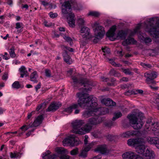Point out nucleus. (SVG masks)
<instances>
[{"mask_svg":"<svg viewBox=\"0 0 159 159\" xmlns=\"http://www.w3.org/2000/svg\"><path fill=\"white\" fill-rule=\"evenodd\" d=\"M143 142L138 144L135 148L136 151L138 153L144 157V159H154L155 155L153 152L146 149L144 145L145 141L143 139Z\"/></svg>","mask_w":159,"mask_h":159,"instance_id":"nucleus-4","label":"nucleus"},{"mask_svg":"<svg viewBox=\"0 0 159 159\" xmlns=\"http://www.w3.org/2000/svg\"><path fill=\"white\" fill-rule=\"evenodd\" d=\"M63 38L67 42H69L70 45L72 44V39L70 37L67 36H63Z\"/></svg>","mask_w":159,"mask_h":159,"instance_id":"nucleus-44","label":"nucleus"},{"mask_svg":"<svg viewBox=\"0 0 159 159\" xmlns=\"http://www.w3.org/2000/svg\"><path fill=\"white\" fill-rule=\"evenodd\" d=\"M140 64L143 67L146 69L150 68L152 67L151 65L149 64H146L144 63L141 62Z\"/></svg>","mask_w":159,"mask_h":159,"instance_id":"nucleus-43","label":"nucleus"},{"mask_svg":"<svg viewBox=\"0 0 159 159\" xmlns=\"http://www.w3.org/2000/svg\"><path fill=\"white\" fill-rule=\"evenodd\" d=\"M122 116L121 113L120 112H117L114 113V116L112 118V120H115L121 117Z\"/></svg>","mask_w":159,"mask_h":159,"instance_id":"nucleus-34","label":"nucleus"},{"mask_svg":"<svg viewBox=\"0 0 159 159\" xmlns=\"http://www.w3.org/2000/svg\"><path fill=\"white\" fill-rule=\"evenodd\" d=\"M152 122L151 119L148 120L145 125V128L147 131H151L152 130Z\"/></svg>","mask_w":159,"mask_h":159,"instance_id":"nucleus-30","label":"nucleus"},{"mask_svg":"<svg viewBox=\"0 0 159 159\" xmlns=\"http://www.w3.org/2000/svg\"><path fill=\"white\" fill-rule=\"evenodd\" d=\"M88 16H91L95 17H97L100 15L99 12L96 11H90L88 14Z\"/></svg>","mask_w":159,"mask_h":159,"instance_id":"nucleus-35","label":"nucleus"},{"mask_svg":"<svg viewBox=\"0 0 159 159\" xmlns=\"http://www.w3.org/2000/svg\"><path fill=\"white\" fill-rule=\"evenodd\" d=\"M61 48L66 53L63 54L64 61L67 63L70 64L72 62L71 59L69 56L68 55L67 52L68 51L73 52V49L71 48L64 45L61 46Z\"/></svg>","mask_w":159,"mask_h":159,"instance_id":"nucleus-9","label":"nucleus"},{"mask_svg":"<svg viewBox=\"0 0 159 159\" xmlns=\"http://www.w3.org/2000/svg\"><path fill=\"white\" fill-rule=\"evenodd\" d=\"M12 87L14 89H18L20 88V85L18 81H16L12 84Z\"/></svg>","mask_w":159,"mask_h":159,"instance_id":"nucleus-37","label":"nucleus"},{"mask_svg":"<svg viewBox=\"0 0 159 159\" xmlns=\"http://www.w3.org/2000/svg\"><path fill=\"white\" fill-rule=\"evenodd\" d=\"M72 79L73 80V84L72 85L75 86V84H85V81L84 79H81L80 80H78L76 77L75 76L72 77Z\"/></svg>","mask_w":159,"mask_h":159,"instance_id":"nucleus-28","label":"nucleus"},{"mask_svg":"<svg viewBox=\"0 0 159 159\" xmlns=\"http://www.w3.org/2000/svg\"><path fill=\"white\" fill-rule=\"evenodd\" d=\"M80 32V35L83 38L89 39L93 37L92 35L90 34V29L86 26L81 27Z\"/></svg>","mask_w":159,"mask_h":159,"instance_id":"nucleus-10","label":"nucleus"},{"mask_svg":"<svg viewBox=\"0 0 159 159\" xmlns=\"http://www.w3.org/2000/svg\"><path fill=\"white\" fill-rule=\"evenodd\" d=\"M43 24L45 26L48 27H50L52 25V23H48L47 21H44Z\"/></svg>","mask_w":159,"mask_h":159,"instance_id":"nucleus-55","label":"nucleus"},{"mask_svg":"<svg viewBox=\"0 0 159 159\" xmlns=\"http://www.w3.org/2000/svg\"><path fill=\"white\" fill-rule=\"evenodd\" d=\"M50 152L48 150L42 154L43 159H55L57 157V156L55 154L50 155Z\"/></svg>","mask_w":159,"mask_h":159,"instance_id":"nucleus-21","label":"nucleus"},{"mask_svg":"<svg viewBox=\"0 0 159 159\" xmlns=\"http://www.w3.org/2000/svg\"><path fill=\"white\" fill-rule=\"evenodd\" d=\"M78 105L76 104H74L70 105L69 107L65 109L64 111L68 113H70L73 109L77 108Z\"/></svg>","mask_w":159,"mask_h":159,"instance_id":"nucleus-26","label":"nucleus"},{"mask_svg":"<svg viewBox=\"0 0 159 159\" xmlns=\"http://www.w3.org/2000/svg\"><path fill=\"white\" fill-rule=\"evenodd\" d=\"M96 116L95 118H92L89 119L88 123L92 126L93 125H96L102 122V119Z\"/></svg>","mask_w":159,"mask_h":159,"instance_id":"nucleus-15","label":"nucleus"},{"mask_svg":"<svg viewBox=\"0 0 159 159\" xmlns=\"http://www.w3.org/2000/svg\"><path fill=\"white\" fill-rule=\"evenodd\" d=\"M102 50L103 52L107 53H109L110 52V49L107 47L102 48Z\"/></svg>","mask_w":159,"mask_h":159,"instance_id":"nucleus-49","label":"nucleus"},{"mask_svg":"<svg viewBox=\"0 0 159 159\" xmlns=\"http://www.w3.org/2000/svg\"><path fill=\"white\" fill-rule=\"evenodd\" d=\"M20 73V77L23 78L24 76H27L29 74L26 68L24 66H22L19 69Z\"/></svg>","mask_w":159,"mask_h":159,"instance_id":"nucleus-24","label":"nucleus"},{"mask_svg":"<svg viewBox=\"0 0 159 159\" xmlns=\"http://www.w3.org/2000/svg\"><path fill=\"white\" fill-rule=\"evenodd\" d=\"M127 117L134 129H138L142 127L144 123L143 121V117L139 116V113L128 115Z\"/></svg>","mask_w":159,"mask_h":159,"instance_id":"nucleus-3","label":"nucleus"},{"mask_svg":"<svg viewBox=\"0 0 159 159\" xmlns=\"http://www.w3.org/2000/svg\"><path fill=\"white\" fill-rule=\"evenodd\" d=\"M43 119L42 115L38 116L35 118L33 123L30 124V127H33L38 126L41 124Z\"/></svg>","mask_w":159,"mask_h":159,"instance_id":"nucleus-14","label":"nucleus"},{"mask_svg":"<svg viewBox=\"0 0 159 159\" xmlns=\"http://www.w3.org/2000/svg\"><path fill=\"white\" fill-rule=\"evenodd\" d=\"M68 16L67 19L69 25L70 27H74L75 25V20L74 19L75 15L72 13H70L69 14Z\"/></svg>","mask_w":159,"mask_h":159,"instance_id":"nucleus-19","label":"nucleus"},{"mask_svg":"<svg viewBox=\"0 0 159 159\" xmlns=\"http://www.w3.org/2000/svg\"><path fill=\"white\" fill-rule=\"evenodd\" d=\"M116 29V26L115 25L112 26L109 30L107 33V37L109 38L111 41H114L116 39H125L127 35V32L124 30L119 31L116 36H115V32Z\"/></svg>","mask_w":159,"mask_h":159,"instance_id":"nucleus-5","label":"nucleus"},{"mask_svg":"<svg viewBox=\"0 0 159 159\" xmlns=\"http://www.w3.org/2000/svg\"><path fill=\"white\" fill-rule=\"evenodd\" d=\"M117 72L114 69H111L109 73L111 75L114 76Z\"/></svg>","mask_w":159,"mask_h":159,"instance_id":"nucleus-56","label":"nucleus"},{"mask_svg":"<svg viewBox=\"0 0 159 159\" xmlns=\"http://www.w3.org/2000/svg\"><path fill=\"white\" fill-rule=\"evenodd\" d=\"M4 55H2V56L3 58L5 60H7L9 59V56H7V55H8L7 53V52H5L4 53Z\"/></svg>","mask_w":159,"mask_h":159,"instance_id":"nucleus-53","label":"nucleus"},{"mask_svg":"<svg viewBox=\"0 0 159 159\" xmlns=\"http://www.w3.org/2000/svg\"><path fill=\"white\" fill-rule=\"evenodd\" d=\"M85 151H84V149H83L80 154V156L81 157H85L87 156V152Z\"/></svg>","mask_w":159,"mask_h":159,"instance_id":"nucleus-45","label":"nucleus"},{"mask_svg":"<svg viewBox=\"0 0 159 159\" xmlns=\"http://www.w3.org/2000/svg\"><path fill=\"white\" fill-rule=\"evenodd\" d=\"M141 39L143 40L145 43L147 44H148L152 41V39L151 38L149 37L144 38V37L143 36V38H141Z\"/></svg>","mask_w":159,"mask_h":159,"instance_id":"nucleus-38","label":"nucleus"},{"mask_svg":"<svg viewBox=\"0 0 159 159\" xmlns=\"http://www.w3.org/2000/svg\"><path fill=\"white\" fill-rule=\"evenodd\" d=\"M78 149L76 148L74 149L70 152V154L72 155H75L78 153Z\"/></svg>","mask_w":159,"mask_h":159,"instance_id":"nucleus-46","label":"nucleus"},{"mask_svg":"<svg viewBox=\"0 0 159 159\" xmlns=\"http://www.w3.org/2000/svg\"><path fill=\"white\" fill-rule=\"evenodd\" d=\"M37 77L38 75L37 74V72L36 71H34L30 75V80L33 82L34 83H37L38 82V81L37 80Z\"/></svg>","mask_w":159,"mask_h":159,"instance_id":"nucleus-29","label":"nucleus"},{"mask_svg":"<svg viewBox=\"0 0 159 159\" xmlns=\"http://www.w3.org/2000/svg\"><path fill=\"white\" fill-rule=\"evenodd\" d=\"M101 155H99L96 157H94L93 159H101Z\"/></svg>","mask_w":159,"mask_h":159,"instance_id":"nucleus-64","label":"nucleus"},{"mask_svg":"<svg viewBox=\"0 0 159 159\" xmlns=\"http://www.w3.org/2000/svg\"><path fill=\"white\" fill-rule=\"evenodd\" d=\"M141 26V25L139 24L135 28L134 30V31L131 34V35H133L134 34L137 33L139 30L140 29Z\"/></svg>","mask_w":159,"mask_h":159,"instance_id":"nucleus-40","label":"nucleus"},{"mask_svg":"<svg viewBox=\"0 0 159 159\" xmlns=\"http://www.w3.org/2000/svg\"><path fill=\"white\" fill-rule=\"evenodd\" d=\"M60 159H70V157L68 156L63 155H61L60 157Z\"/></svg>","mask_w":159,"mask_h":159,"instance_id":"nucleus-54","label":"nucleus"},{"mask_svg":"<svg viewBox=\"0 0 159 159\" xmlns=\"http://www.w3.org/2000/svg\"><path fill=\"white\" fill-rule=\"evenodd\" d=\"M66 150L62 148H58L56 149V152L59 154H62L66 153Z\"/></svg>","mask_w":159,"mask_h":159,"instance_id":"nucleus-39","label":"nucleus"},{"mask_svg":"<svg viewBox=\"0 0 159 159\" xmlns=\"http://www.w3.org/2000/svg\"><path fill=\"white\" fill-rule=\"evenodd\" d=\"M23 25V24L21 23L17 22L16 24V28L19 29L21 28Z\"/></svg>","mask_w":159,"mask_h":159,"instance_id":"nucleus-51","label":"nucleus"},{"mask_svg":"<svg viewBox=\"0 0 159 159\" xmlns=\"http://www.w3.org/2000/svg\"><path fill=\"white\" fill-rule=\"evenodd\" d=\"M14 50L15 47L13 46H12L10 49L9 54L11 57L12 58L15 57L16 56Z\"/></svg>","mask_w":159,"mask_h":159,"instance_id":"nucleus-36","label":"nucleus"},{"mask_svg":"<svg viewBox=\"0 0 159 159\" xmlns=\"http://www.w3.org/2000/svg\"><path fill=\"white\" fill-rule=\"evenodd\" d=\"M10 156L11 158H20L21 156V154L17 152H10Z\"/></svg>","mask_w":159,"mask_h":159,"instance_id":"nucleus-31","label":"nucleus"},{"mask_svg":"<svg viewBox=\"0 0 159 159\" xmlns=\"http://www.w3.org/2000/svg\"><path fill=\"white\" fill-rule=\"evenodd\" d=\"M109 62L110 63H111L112 65L114 66L119 67H120L121 66V65L120 64H116L115 62L113 60H109Z\"/></svg>","mask_w":159,"mask_h":159,"instance_id":"nucleus-42","label":"nucleus"},{"mask_svg":"<svg viewBox=\"0 0 159 159\" xmlns=\"http://www.w3.org/2000/svg\"><path fill=\"white\" fill-rule=\"evenodd\" d=\"M84 123V121L81 120H76L73 122L72 123L73 128L72 132L80 134H84L89 132L91 129L92 126L88 123L84 127L80 128Z\"/></svg>","mask_w":159,"mask_h":159,"instance_id":"nucleus-2","label":"nucleus"},{"mask_svg":"<svg viewBox=\"0 0 159 159\" xmlns=\"http://www.w3.org/2000/svg\"><path fill=\"white\" fill-rule=\"evenodd\" d=\"M136 134V131H129L123 133L121 136L123 138H128L131 136L135 135Z\"/></svg>","mask_w":159,"mask_h":159,"instance_id":"nucleus-25","label":"nucleus"},{"mask_svg":"<svg viewBox=\"0 0 159 159\" xmlns=\"http://www.w3.org/2000/svg\"><path fill=\"white\" fill-rule=\"evenodd\" d=\"M95 37L97 39H99L102 38L105 34L104 28L100 25L96 27L94 30Z\"/></svg>","mask_w":159,"mask_h":159,"instance_id":"nucleus-12","label":"nucleus"},{"mask_svg":"<svg viewBox=\"0 0 159 159\" xmlns=\"http://www.w3.org/2000/svg\"><path fill=\"white\" fill-rule=\"evenodd\" d=\"M134 91L133 92H130L129 91H128L125 93V94L127 96H129L131 95L132 93H134Z\"/></svg>","mask_w":159,"mask_h":159,"instance_id":"nucleus-60","label":"nucleus"},{"mask_svg":"<svg viewBox=\"0 0 159 159\" xmlns=\"http://www.w3.org/2000/svg\"><path fill=\"white\" fill-rule=\"evenodd\" d=\"M123 159H143V158L139 155H137L135 153L131 152H126L122 155Z\"/></svg>","mask_w":159,"mask_h":159,"instance_id":"nucleus-11","label":"nucleus"},{"mask_svg":"<svg viewBox=\"0 0 159 159\" xmlns=\"http://www.w3.org/2000/svg\"><path fill=\"white\" fill-rule=\"evenodd\" d=\"M77 95L79 98L78 102L80 106L88 110L83 113L84 117L87 118L91 116L104 115L109 112V110L107 108L97 107V99L93 96L83 93H78Z\"/></svg>","mask_w":159,"mask_h":159,"instance_id":"nucleus-1","label":"nucleus"},{"mask_svg":"<svg viewBox=\"0 0 159 159\" xmlns=\"http://www.w3.org/2000/svg\"><path fill=\"white\" fill-rule=\"evenodd\" d=\"M94 151L100 152L102 154H105L107 152L106 146L105 145H99L95 149Z\"/></svg>","mask_w":159,"mask_h":159,"instance_id":"nucleus-22","label":"nucleus"},{"mask_svg":"<svg viewBox=\"0 0 159 159\" xmlns=\"http://www.w3.org/2000/svg\"><path fill=\"white\" fill-rule=\"evenodd\" d=\"M34 112L32 111L31 112L28 114V115L27 117V119H30L31 118V117L34 114Z\"/></svg>","mask_w":159,"mask_h":159,"instance_id":"nucleus-61","label":"nucleus"},{"mask_svg":"<svg viewBox=\"0 0 159 159\" xmlns=\"http://www.w3.org/2000/svg\"><path fill=\"white\" fill-rule=\"evenodd\" d=\"M121 70L126 75H132L133 74L132 72L129 69L122 68Z\"/></svg>","mask_w":159,"mask_h":159,"instance_id":"nucleus-41","label":"nucleus"},{"mask_svg":"<svg viewBox=\"0 0 159 159\" xmlns=\"http://www.w3.org/2000/svg\"><path fill=\"white\" fill-rule=\"evenodd\" d=\"M143 142V138H133L129 139L128 140L127 144L129 146L136 147L138 144Z\"/></svg>","mask_w":159,"mask_h":159,"instance_id":"nucleus-13","label":"nucleus"},{"mask_svg":"<svg viewBox=\"0 0 159 159\" xmlns=\"http://www.w3.org/2000/svg\"><path fill=\"white\" fill-rule=\"evenodd\" d=\"M49 14L51 18H55L57 16V14L56 13H53L52 12H50Z\"/></svg>","mask_w":159,"mask_h":159,"instance_id":"nucleus-52","label":"nucleus"},{"mask_svg":"<svg viewBox=\"0 0 159 159\" xmlns=\"http://www.w3.org/2000/svg\"><path fill=\"white\" fill-rule=\"evenodd\" d=\"M158 137V138L155 145L157 148L159 149V137Z\"/></svg>","mask_w":159,"mask_h":159,"instance_id":"nucleus-63","label":"nucleus"},{"mask_svg":"<svg viewBox=\"0 0 159 159\" xmlns=\"http://www.w3.org/2000/svg\"><path fill=\"white\" fill-rule=\"evenodd\" d=\"M31 127H30V124L28 125H24L22 126L18 130V132L19 133L18 134V136H20L22 135L25 132L28 130L29 128H31Z\"/></svg>","mask_w":159,"mask_h":159,"instance_id":"nucleus-23","label":"nucleus"},{"mask_svg":"<svg viewBox=\"0 0 159 159\" xmlns=\"http://www.w3.org/2000/svg\"><path fill=\"white\" fill-rule=\"evenodd\" d=\"M145 30L149 32L153 38H159V20L157 27H153L152 25H147Z\"/></svg>","mask_w":159,"mask_h":159,"instance_id":"nucleus-7","label":"nucleus"},{"mask_svg":"<svg viewBox=\"0 0 159 159\" xmlns=\"http://www.w3.org/2000/svg\"><path fill=\"white\" fill-rule=\"evenodd\" d=\"M45 74L46 77H49L51 76L50 71L48 69H46L45 71Z\"/></svg>","mask_w":159,"mask_h":159,"instance_id":"nucleus-48","label":"nucleus"},{"mask_svg":"<svg viewBox=\"0 0 159 159\" xmlns=\"http://www.w3.org/2000/svg\"><path fill=\"white\" fill-rule=\"evenodd\" d=\"M77 22L79 26H82L84 25L85 21L84 18H79L78 19Z\"/></svg>","mask_w":159,"mask_h":159,"instance_id":"nucleus-33","label":"nucleus"},{"mask_svg":"<svg viewBox=\"0 0 159 159\" xmlns=\"http://www.w3.org/2000/svg\"><path fill=\"white\" fill-rule=\"evenodd\" d=\"M73 71L72 69H70L67 71V74L68 76H70L72 74Z\"/></svg>","mask_w":159,"mask_h":159,"instance_id":"nucleus-58","label":"nucleus"},{"mask_svg":"<svg viewBox=\"0 0 159 159\" xmlns=\"http://www.w3.org/2000/svg\"><path fill=\"white\" fill-rule=\"evenodd\" d=\"M157 76V73L155 71L146 72L144 74V76L147 78L146 81L148 84H155L156 82L154 79L156 78Z\"/></svg>","mask_w":159,"mask_h":159,"instance_id":"nucleus-8","label":"nucleus"},{"mask_svg":"<svg viewBox=\"0 0 159 159\" xmlns=\"http://www.w3.org/2000/svg\"><path fill=\"white\" fill-rule=\"evenodd\" d=\"M158 138V136H155L154 137L148 136L143 139L145 141V143L147 142L150 144H155Z\"/></svg>","mask_w":159,"mask_h":159,"instance_id":"nucleus-18","label":"nucleus"},{"mask_svg":"<svg viewBox=\"0 0 159 159\" xmlns=\"http://www.w3.org/2000/svg\"><path fill=\"white\" fill-rule=\"evenodd\" d=\"M74 135H70L66 138L64 139L63 141V145L64 146H70L73 147L77 146L79 144V141L75 138Z\"/></svg>","mask_w":159,"mask_h":159,"instance_id":"nucleus-6","label":"nucleus"},{"mask_svg":"<svg viewBox=\"0 0 159 159\" xmlns=\"http://www.w3.org/2000/svg\"><path fill=\"white\" fill-rule=\"evenodd\" d=\"M8 77V76L7 74H5L2 76V79L3 80H6L7 79Z\"/></svg>","mask_w":159,"mask_h":159,"instance_id":"nucleus-59","label":"nucleus"},{"mask_svg":"<svg viewBox=\"0 0 159 159\" xmlns=\"http://www.w3.org/2000/svg\"><path fill=\"white\" fill-rule=\"evenodd\" d=\"M41 84L40 83H39L38 85H37L35 87V89L36 91L37 92L38 89H39L41 88Z\"/></svg>","mask_w":159,"mask_h":159,"instance_id":"nucleus-62","label":"nucleus"},{"mask_svg":"<svg viewBox=\"0 0 159 159\" xmlns=\"http://www.w3.org/2000/svg\"><path fill=\"white\" fill-rule=\"evenodd\" d=\"M136 43V41L133 38L128 37L125 41L122 42V44L125 46L128 44H135Z\"/></svg>","mask_w":159,"mask_h":159,"instance_id":"nucleus-27","label":"nucleus"},{"mask_svg":"<svg viewBox=\"0 0 159 159\" xmlns=\"http://www.w3.org/2000/svg\"><path fill=\"white\" fill-rule=\"evenodd\" d=\"M128 81V79L126 77H123L120 80V82H122V81L127 82Z\"/></svg>","mask_w":159,"mask_h":159,"instance_id":"nucleus-57","label":"nucleus"},{"mask_svg":"<svg viewBox=\"0 0 159 159\" xmlns=\"http://www.w3.org/2000/svg\"><path fill=\"white\" fill-rule=\"evenodd\" d=\"M61 106V104L59 102H53L51 103L48 108L47 111H55L57 109Z\"/></svg>","mask_w":159,"mask_h":159,"instance_id":"nucleus-16","label":"nucleus"},{"mask_svg":"<svg viewBox=\"0 0 159 159\" xmlns=\"http://www.w3.org/2000/svg\"><path fill=\"white\" fill-rule=\"evenodd\" d=\"M152 128L154 135L159 137V122H152Z\"/></svg>","mask_w":159,"mask_h":159,"instance_id":"nucleus-17","label":"nucleus"},{"mask_svg":"<svg viewBox=\"0 0 159 159\" xmlns=\"http://www.w3.org/2000/svg\"><path fill=\"white\" fill-rule=\"evenodd\" d=\"M101 102L102 103L106 106H114L116 105V102H113L110 98L103 99L101 100Z\"/></svg>","mask_w":159,"mask_h":159,"instance_id":"nucleus-20","label":"nucleus"},{"mask_svg":"<svg viewBox=\"0 0 159 159\" xmlns=\"http://www.w3.org/2000/svg\"><path fill=\"white\" fill-rule=\"evenodd\" d=\"M95 143L92 142L91 143H90L86 145V146L84 147L83 149H84V151L86 152H88L90 149L92 148L93 147L94 145H95Z\"/></svg>","mask_w":159,"mask_h":159,"instance_id":"nucleus-32","label":"nucleus"},{"mask_svg":"<svg viewBox=\"0 0 159 159\" xmlns=\"http://www.w3.org/2000/svg\"><path fill=\"white\" fill-rule=\"evenodd\" d=\"M134 93L135 94L138 93L142 94L143 92V91L141 89H137L134 90Z\"/></svg>","mask_w":159,"mask_h":159,"instance_id":"nucleus-47","label":"nucleus"},{"mask_svg":"<svg viewBox=\"0 0 159 159\" xmlns=\"http://www.w3.org/2000/svg\"><path fill=\"white\" fill-rule=\"evenodd\" d=\"M153 102L157 105V106L159 105V98H155L153 99Z\"/></svg>","mask_w":159,"mask_h":159,"instance_id":"nucleus-50","label":"nucleus"}]
</instances>
